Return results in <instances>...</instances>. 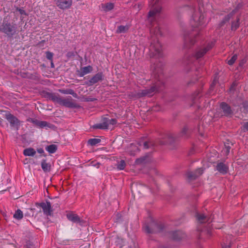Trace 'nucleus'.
Segmentation results:
<instances>
[{"label": "nucleus", "mask_w": 248, "mask_h": 248, "mask_svg": "<svg viewBox=\"0 0 248 248\" xmlns=\"http://www.w3.org/2000/svg\"><path fill=\"white\" fill-rule=\"evenodd\" d=\"M37 152L40 154H42L44 152V150L42 148L38 149Z\"/></svg>", "instance_id": "obj_40"}, {"label": "nucleus", "mask_w": 248, "mask_h": 248, "mask_svg": "<svg viewBox=\"0 0 248 248\" xmlns=\"http://www.w3.org/2000/svg\"><path fill=\"white\" fill-rule=\"evenodd\" d=\"M145 157H140L136 159L135 163L136 164H142L145 162Z\"/></svg>", "instance_id": "obj_31"}, {"label": "nucleus", "mask_w": 248, "mask_h": 248, "mask_svg": "<svg viewBox=\"0 0 248 248\" xmlns=\"http://www.w3.org/2000/svg\"><path fill=\"white\" fill-rule=\"evenodd\" d=\"M203 172L202 168H200L196 170L194 172H189L187 174V176L189 180H193L201 175Z\"/></svg>", "instance_id": "obj_9"}, {"label": "nucleus", "mask_w": 248, "mask_h": 248, "mask_svg": "<svg viewBox=\"0 0 248 248\" xmlns=\"http://www.w3.org/2000/svg\"><path fill=\"white\" fill-rule=\"evenodd\" d=\"M72 3V0H57L56 5L60 9L64 10L70 8Z\"/></svg>", "instance_id": "obj_5"}, {"label": "nucleus", "mask_w": 248, "mask_h": 248, "mask_svg": "<svg viewBox=\"0 0 248 248\" xmlns=\"http://www.w3.org/2000/svg\"><path fill=\"white\" fill-rule=\"evenodd\" d=\"M130 154L131 155H135V153H132L131 151H130Z\"/></svg>", "instance_id": "obj_45"}, {"label": "nucleus", "mask_w": 248, "mask_h": 248, "mask_svg": "<svg viewBox=\"0 0 248 248\" xmlns=\"http://www.w3.org/2000/svg\"><path fill=\"white\" fill-rule=\"evenodd\" d=\"M130 148L132 150H134V152L138 151L139 150L137 146L134 144H131L130 146Z\"/></svg>", "instance_id": "obj_37"}, {"label": "nucleus", "mask_w": 248, "mask_h": 248, "mask_svg": "<svg viewBox=\"0 0 248 248\" xmlns=\"http://www.w3.org/2000/svg\"><path fill=\"white\" fill-rule=\"evenodd\" d=\"M144 231L147 232V233H151L152 232V230L150 229V228L149 227V226L148 225H145L144 226Z\"/></svg>", "instance_id": "obj_34"}, {"label": "nucleus", "mask_w": 248, "mask_h": 248, "mask_svg": "<svg viewBox=\"0 0 248 248\" xmlns=\"http://www.w3.org/2000/svg\"><path fill=\"white\" fill-rule=\"evenodd\" d=\"M33 123L40 127H44L47 125V123L45 121H34Z\"/></svg>", "instance_id": "obj_28"}, {"label": "nucleus", "mask_w": 248, "mask_h": 248, "mask_svg": "<svg viewBox=\"0 0 248 248\" xmlns=\"http://www.w3.org/2000/svg\"><path fill=\"white\" fill-rule=\"evenodd\" d=\"M16 10L19 12V13L21 15H27L26 12L24 10L18 8H17Z\"/></svg>", "instance_id": "obj_36"}, {"label": "nucleus", "mask_w": 248, "mask_h": 248, "mask_svg": "<svg viewBox=\"0 0 248 248\" xmlns=\"http://www.w3.org/2000/svg\"><path fill=\"white\" fill-rule=\"evenodd\" d=\"M129 28V26L128 25L125 26H119L117 28L116 32L118 33H124L128 30Z\"/></svg>", "instance_id": "obj_20"}, {"label": "nucleus", "mask_w": 248, "mask_h": 248, "mask_svg": "<svg viewBox=\"0 0 248 248\" xmlns=\"http://www.w3.org/2000/svg\"><path fill=\"white\" fill-rule=\"evenodd\" d=\"M217 170L222 174H225L228 170V167L222 163L217 164L216 167Z\"/></svg>", "instance_id": "obj_14"}, {"label": "nucleus", "mask_w": 248, "mask_h": 248, "mask_svg": "<svg viewBox=\"0 0 248 248\" xmlns=\"http://www.w3.org/2000/svg\"><path fill=\"white\" fill-rule=\"evenodd\" d=\"M6 118L12 126H16L19 125L20 124V122L18 120L10 113L7 114L6 115Z\"/></svg>", "instance_id": "obj_11"}, {"label": "nucleus", "mask_w": 248, "mask_h": 248, "mask_svg": "<svg viewBox=\"0 0 248 248\" xmlns=\"http://www.w3.org/2000/svg\"><path fill=\"white\" fill-rule=\"evenodd\" d=\"M125 165L126 164L125 161L123 160H122L118 163L117 165V168L119 170H123L124 169Z\"/></svg>", "instance_id": "obj_26"}, {"label": "nucleus", "mask_w": 248, "mask_h": 248, "mask_svg": "<svg viewBox=\"0 0 248 248\" xmlns=\"http://www.w3.org/2000/svg\"><path fill=\"white\" fill-rule=\"evenodd\" d=\"M157 0H153V2H154L153 5V9L149 12L148 17L149 18H151L152 17L155 16L156 15L159 13L161 11V7L159 5H157L156 6H155L154 5L156 4V2Z\"/></svg>", "instance_id": "obj_10"}, {"label": "nucleus", "mask_w": 248, "mask_h": 248, "mask_svg": "<svg viewBox=\"0 0 248 248\" xmlns=\"http://www.w3.org/2000/svg\"><path fill=\"white\" fill-rule=\"evenodd\" d=\"M41 167L44 171L48 172L50 170L51 165L47 163L46 160H43L41 162Z\"/></svg>", "instance_id": "obj_18"}, {"label": "nucleus", "mask_w": 248, "mask_h": 248, "mask_svg": "<svg viewBox=\"0 0 248 248\" xmlns=\"http://www.w3.org/2000/svg\"><path fill=\"white\" fill-rule=\"evenodd\" d=\"M2 119L0 118V125H1V124H2Z\"/></svg>", "instance_id": "obj_46"}, {"label": "nucleus", "mask_w": 248, "mask_h": 248, "mask_svg": "<svg viewBox=\"0 0 248 248\" xmlns=\"http://www.w3.org/2000/svg\"><path fill=\"white\" fill-rule=\"evenodd\" d=\"M212 46L211 45H208L206 47L199 50L198 51L196 54V57L197 58H200L202 57L203 55H204L207 51H208L211 48Z\"/></svg>", "instance_id": "obj_15"}, {"label": "nucleus", "mask_w": 248, "mask_h": 248, "mask_svg": "<svg viewBox=\"0 0 248 248\" xmlns=\"http://www.w3.org/2000/svg\"><path fill=\"white\" fill-rule=\"evenodd\" d=\"M222 152L225 153L226 154H228L230 152V148L229 147H225Z\"/></svg>", "instance_id": "obj_38"}, {"label": "nucleus", "mask_w": 248, "mask_h": 248, "mask_svg": "<svg viewBox=\"0 0 248 248\" xmlns=\"http://www.w3.org/2000/svg\"><path fill=\"white\" fill-rule=\"evenodd\" d=\"M103 79V74L101 73H99L95 75L93 78H92L89 82L91 85L94 84L100 81H101Z\"/></svg>", "instance_id": "obj_12"}, {"label": "nucleus", "mask_w": 248, "mask_h": 248, "mask_svg": "<svg viewBox=\"0 0 248 248\" xmlns=\"http://www.w3.org/2000/svg\"><path fill=\"white\" fill-rule=\"evenodd\" d=\"M51 67H54V64H53V62H52V61H51Z\"/></svg>", "instance_id": "obj_44"}, {"label": "nucleus", "mask_w": 248, "mask_h": 248, "mask_svg": "<svg viewBox=\"0 0 248 248\" xmlns=\"http://www.w3.org/2000/svg\"><path fill=\"white\" fill-rule=\"evenodd\" d=\"M101 140L99 139H91L88 140V143L92 146H94L99 143Z\"/></svg>", "instance_id": "obj_27"}, {"label": "nucleus", "mask_w": 248, "mask_h": 248, "mask_svg": "<svg viewBox=\"0 0 248 248\" xmlns=\"http://www.w3.org/2000/svg\"><path fill=\"white\" fill-rule=\"evenodd\" d=\"M60 105L68 108H78V105L73 101L71 97L62 99Z\"/></svg>", "instance_id": "obj_6"}, {"label": "nucleus", "mask_w": 248, "mask_h": 248, "mask_svg": "<svg viewBox=\"0 0 248 248\" xmlns=\"http://www.w3.org/2000/svg\"><path fill=\"white\" fill-rule=\"evenodd\" d=\"M230 246L229 245H224L222 246V248H230Z\"/></svg>", "instance_id": "obj_42"}, {"label": "nucleus", "mask_w": 248, "mask_h": 248, "mask_svg": "<svg viewBox=\"0 0 248 248\" xmlns=\"http://www.w3.org/2000/svg\"><path fill=\"white\" fill-rule=\"evenodd\" d=\"M220 107L226 114H229L231 113V109L230 107L225 103H222L220 105Z\"/></svg>", "instance_id": "obj_21"}, {"label": "nucleus", "mask_w": 248, "mask_h": 248, "mask_svg": "<svg viewBox=\"0 0 248 248\" xmlns=\"http://www.w3.org/2000/svg\"><path fill=\"white\" fill-rule=\"evenodd\" d=\"M0 30L7 35H13L15 32V29L10 24H5L2 25Z\"/></svg>", "instance_id": "obj_8"}, {"label": "nucleus", "mask_w": 248, "mask_h": 248, "mask_svg": "<svg viewBox=\"0 0 248 248\" xmlns=\"http://www.w3.org/2000/svg\"><path fill=\"white\" fill-rule=\"evenodd\" d=\"M243 128L245 130L248 131V122L244 124Z\"/></svg>", "instance_id": "obj_39"}, {"label": "nucleus", "mask_w": 248, "mask_h": 248, "mask_svg": "<svg viewBox=\"0 0 248 248\" xmlns=\"http://www.w3.org/2000/svg\"><path fill=\"white\" fill-rule=\"evenodd\" d=\"M46 149L50 154H53V153H54L56 151V150L57 149V147L55 144H52V145L47 146L46 147Z\"/></svg>", "instance_id": "obj_23"}, {"label": "nucleus", "mask_w": 248, "mask_h": 248, "mask_svg": "<svg viewBox=\"0 0 248 248\" xmlns=\"http://www.w3.org/2000/svg\"><path fill=\"white\" fill-rule=\"evenodd\" d=\"M59 92L63 94H69L72 95L74 97H77V94L74 92L73 90H60Z\"/></svg>", "instance_id": "obj_24"}, {"label": "nucleus", "mask_w": 248, "mask_h": 248, "mask_svg": "<svg viewBox=\"0 0 248 248\" xmlns=\"http://www.w3.org/2000/svg\"><path fill=\"white\" fill-rule=\"evenodd\" d=\"M149 49L153 55H159L162 51V46L158 41H156L151 43Z\"/></svg>", "instance_id": "obj_4"}, {"label": "nucleus", "mask_w": 248, "mask_h": 248, "mask_svg": "<svg viewBox=\"0 0 248 248\" xmlns=\"http://www.w3.org/2000/svg\"><path fill=\"white\" fill-rule=\"evenodd\" d=\"M100 8L102 11L108 12L113 9L114 4L111 2L103 3L101 5Z\"/></svg>", "instance_id": "obj_16"}, {"label": "nucleus", "mask_w": 248, "mask_h": 248, "mask_svg": "<svg viewBox=\"0 0 248 248\" xmlns=\"http://www.w3.org/2000/svg\"><path fill=\"white\" fill-rule=\"evenodd\" d=\"M204 15L200 9H193L189 20V25L193 30H200L205 26Z\"/></svg>", "instance_id": "obj_2"}, {"label": "nucleus", "mask_w": 248, "mask_h": 248, "mask_svg": "<svg viewBox=\"0 0 248 248\" xmlns=\"http://www.w3.org/2000/svg\"><path fill=\"white\" fill-rule=\"evenodd\" d=\"M196 217L198 221L200 223H203L208 221L206 217L202 214H197Z\"/></svg>", "instance_id": "obj_22"}, {"label": "nucleus", "mask_w": 248, "mask_h": 248, "mask_svg": "<svg viewBox=\"0 0 248 248\" xmlns=\"http://www.w3.org/2000/svg\"><path fill=\"white\" fill-rule=\"evenodd\" d=\"M62 99V98H61L60 96H57V95H52V100L54 102H56V103L59 104L60 105L61 104Z\"/></svg>", "instance_id": "obj_29"}, {"label": "nucleus", "mask_w": 248, "mask_h": 248, "mask_svg": "<svg viewBox=\"0 0 248 248\" xmlns=\"http://www.w3.org/2000/svg\"><path fill=\"white\" fill-rule=\"evenodd\" d=\"M39 206L42 208L44 213L46 215H50L52 210L50 202H46L39 204Z\"/></svg>", "instance_id": "obj_7"}, {"label": "nucleus", "mask_w": 248, "mask_h": 248, "mask_svg": "<svg viewBox=\"0 0 248 248\" xmlns=\"http://www.w3.org/2000/svg\"><path fill=\"white\" fill-rule=\"evenodd\" d=\"M151 90L152 92H147L146 91H144V92L142 93V94L143 95L151 96L152 95V93L155 91V88H153Z\"/></svg>", "instance_id": "obj_33"}, {"label": "nucleus", "mask_w": 248, "mask_h": 248, "mask_svg": "<svg viewBox=\"0 0 248 248\" xmlns=\"http://www.w3.org/2000/svg\"><path fill=\"white\" fill-rule=\"evenodd\" d=\"M237 59V55H233L230 60L228 61V64L231 65L234 63L236 60Z\"/></svg>", "instance_id": "obj_30"}, {"label": "nucleus", "mask_w": 248, "mask_h": 248, "mask_svg": "<svg viewBox=\"0 0 248 248\" xmlns=\"http://www.w3.org/2000/svg\"><path fill=\"white\" fill-rule=\"evenodd\" d=\"M147 143L146 142H145L144 143V146L145 147V148H147Z\"/></svg>", "instance_id": "obj_43"}, {"label": "nucleus", "mask_w": 248, "mask_h": 248, "mask_svg": "<svg viewBox=\"0 0 248 248\" xmlns=\"http://www.w3.org/2000/svg\"><path fill=\"white\" fill-rule=\"evenodd\" d=\"M68 219L75 223H80V219L78 216L75 214H68L67 216Z\"/></svg>", "instance_id": "obj_17"}, {"label": "nucleus", "mask_w": 248, "mask_h": 248, "mask_svg": "<svg viewBox=\"0 0 248 248\" xmlns=\"http://www.w3.org/2000/svg\"><path fill=\"white\" fill-rule=\"evenodd\" d=\"M155 33L156 35H159L161 34V31H160V28L158 26H155Z\"/></svg>", "instance_id": "obj_35"}, {"label": "nucleus", "mask_w": 248, "mask_h": 248, "mask_svg": "<svg viewBox=\"0 0 248 248\" xmlns=\"http://www.w3.org/2000/svg\"><path fill=\"white\" fill-rule=\"evenodd\" d=\"M93 166L96 167L97 168H98L100 166V163H96L93 164Z\"/></svg>", "instance_id": "obj_41"}, {"label": "nucleus", "mask_w": 248, "mask_h": 248, "mask_svg": "<svg viewBox=\"0 0 248 248\" xmlns=\"http://www.w3.org/2000/svg\"><path fill=\"white\" fill-rule=\"evenodd\" d=\"M36 154V151L32 148H29L25 149L23 154L25 156H33Z\"/></svg>", "instance_id": "obj_19"}, {"label": "nucleus", "mask_w": 248, "mask_h": 248, "mask_svg": "<svg viewBox=\"0 0 248 248\" xmlns=\"http://www.w3.org/2000/svg\"><path fill=\"white\" fill-rule=\"evenodd\" d=\"M93 70V68L91 66L89 65L81 68L80 71L78 72L79 77H82L85 75L91 73Z\"/></svg>", "instance_id": "obj_13"}, {"label": "nucleus", "mask_w": 248, "mask_h": 248, "mask_svg": "<svg viewBox=\"0 0 248 248\" xmlns=\"http://www.w3.org/2000/svg\"><path fill=\"white\" fill-rule=\"evenodd\" d=\"M23 216V213L20 210H17L14 215V217L17 219H21Z\"/></svg>", "instance_id": "obj_25"}, {"label": "nucleus", "mask_w": 248, "mask_h": 248, "mask_svg": "<svg viewBox=\"0 0 248 248\" xmlns=\"http://www.w3.org/2000/svg\"><path fill=\"white\" fill-rule=\"evenodd\" d=\"M53 56V54L49 51L46 52V57L49 60L52 61Z\"/></svg>", "instance_id": "obj_32"}, {"label": "nucleus", "mask_w": 248, "mask_h": 248, "mask_svg": "<svg viewBox=\"0 0 248 248\" xmlns=\"http://www.w3.org/2000/svg\"><path fill=\"white\" fill-rule=\"evenodd\" d=\"M242 7V5L239 3L236 6H233L232 7L226 8L223 11L224 17L220 22V25L222 26L228 22L233 16H236L237 18L235 21L232 23L231 28L232 30H236L239 26L240 14L239 10Z\"/></svg>", "instance_id": "obj_1"}, {"label": "nucleus", "mask_w": 248, "mask_h": 248, "mask_svg": "<svg viewBox=\"0 0 248 248\" xmlns=\"http://www.w3.org/2000/svg\"><path fill=\"white\" fill-rule=\"evenodd\" d=\"M117 123L115 119L106 120L103 123L96 125L95 127L100 129L112 128Z\"/></svg>", "instance_id": "obj_3"}]
</instances>
